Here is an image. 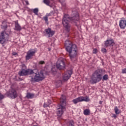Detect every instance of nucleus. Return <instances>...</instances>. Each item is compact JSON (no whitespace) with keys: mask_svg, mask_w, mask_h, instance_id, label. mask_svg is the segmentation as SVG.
Wrapping results in <instances>:
<instances>
[{"mask_svg":"<svg viewBox=\"0 0 126 126\" xmlns=\"http://www.w3.org/2000/svg\"><path fill=\"white\" fill-rule=\"evenodd\" d=\"M78 20H79V16L78 15V12L76 11H73L72 12L71 17H69L68 15H64L62 23L67 33L70 31V28L71 27L69 21H72V22L77 24L78 22Z\"/></svg>","mask_w":126,"mask_h":126,"instance_id":"f257e3e1","label":"nucleus"},{"mask_svg":"<svg viewBox=\"0 0 126 126\" xmlns=\"http://www.w3.org/2000/svg\"><path fill=\"white\" fill-rule=\"evenodd\" d=\"M64 47L66 52L69 54L70 59L72 62H76L77 60L78 49L76 44L69 40L65 41Z\"/></svg>","mask_w":126,"mask_h":126,"instance_id":"f03ea898","label":"nucleus"},{"mask_svg":"<svg viewBox=\"0 0 126 126\" xmlns=\"http://www.w3.org/2000/svg\"><path fill=\"white\" fill-rule=\"evenodd\" d=\"M34 74V80L36 82H39V81H41L45 78L44 77V73H43V71H40V72H37L35 73L34 70L30 69H22L18 73L20 76H25L26 75H29L30 74Z\"/></svg>","mask_w":126,"mask_h":126,"instance_id":"7ed1b4c3","label":"nucleus"},{"mask_svg":"<svg viewBox=\"0 0 126 126\" xmlns=\"http://www.w3.org/2000/svg\"><path fill=\"white\" fill-rule=\"evenodd\" d=\"M103 76V69H97L96 70L92 75L91 80L92 83L94 84L97 82H100L102 80Z\"/></svg>","mask_w":126,"mask_h":126,"instance_id":"20e7f679","label":"nucleus"},{"mask_svg":"<svg viewBox=\"0 0 126 126\" xmlns=\"http://www.w3.org/2000/svg\"><path fill=\"white\" fill-rule=\"evenodd\" d=\"M66 97L62 95L60 98V104H58L57 106V115L58 117H62L63 114V111L65 110V100Z\"/></svg>","mask_w":126,"mask_h":126,"instance_id":"39448f33","label":"nucleus"},{"mask_svg":"<svg viewBox=\"0 0 126 126\" xmlns=\"http://www.w3.org/2000/svg\"><path fill=\"white\" fill-rule=\"evenodd\" d=\"M9 40V34L3 31L0 33V44H3Z\"/></svg>","mask_w":126,"mask_h":126,"instance_id":"423d86ee","label":"nucleus"},{"mask_svg":"<svg viewBox=\"0 0 126 126\" xmlns=\"http://www.w3.org/2000/svg\"><path fill=\"white\" fill-rule=\"evenodd\" d=\"M5 96L10 98L11 99H15L18 96L17 92L14 89L9 90L8 92H7L5 94Z\"/></svg>","mask_w":126,"mask_h":126,"instance_id":"0eeeda50","label":"nucleus"},{"mask_svg":"<svg viewBox=\"0 0 126 126\" xmlns=\"http://www.w3.org/2000/svg\"><path fill=\"white\" fill-rule=\"evenodd\" d=\"M35 54H36V50L32 49H30L27 52V55L26 56V61H29V60H32L33 59V57L35 56Z\"/></svg>","mask_w":126,"mask_h":126,"instance_id":"6e6552de","label":"nucleus"},{"mask_svg":"<svg viewBox=\"0 0 126 126\" xmlns=\"http://www.w3.org/2000/svg\"><path fill=\"white\" fill-rule=\"evenodd\" d=\"M56 67L58 69H64V67H65V63L63 61L59 59L56 63Z\"/></svg>","mask_w":126,"mask_h":126,"instance_id":"1a4fd4ad","label":"nucleus"},{"mask_svg":"<svg viewBox=\"0 0 126 126\" xmlns=\"http://www.w3.org/2000/svg\"><path fill=\"white\" fill-rule=\"evenodd\" d=\"M71 74H72V71L71 70H67L65 72L63 76V80L64 81H67L70 76H71Z\"/></svg>","mask_w":126,"mask_h":126,"instance_id":"9d476101","label":"nucleus"},{"mask_svg":"<svg viewBox=\"0 0 126 126\" xmlns=\"http://www.w3.org/2000/svg\"><path fill=\"white\" fill-rule=\"evenodd\" d=\"M45 34L48 38H51L55 35V31L52 30L51 28L46 29L45 30Z\"/></svg>","mask_w":126,"mask_h":126,"instance_id":"9b49d317","label":"nucleus"},{"mask_svg":"<svg viewBox=\"0 0 126 126\" xmlns=\"http://www.w3.org/2000/svg\"><path fill=\"white\" fill-rule=\"evenodd\" d=\"M114 45H115V41H114V39H107L105 41H104V47L105 48H108V47H113Z\"/></svg>","mask_w":126,"mask_h":126,"instance_id":"f8f14e48","label":"nucleus"},{"mask_svg":"<svg viewBox=\"0 0 126 126\" xmlns=\"http://www.w3.org/2000/svg\"><path fill=\"white\" fill-rule=\"evenodd\" d=\"M119 26L121 29H125L126 27V20L124 18H122L119 21Z\"/></svg>","mask_w":126,"mask_h":126,"instance_id":"ddd939ff","label":"nucleus"},{"mask_svg":"<svg viewBox=\"0 0 126 126\" xmlns=\"http://www.w3.org/2000/svg\"><path fill=\"white\" fill-rule=\"evenodd\" d=\"M43 2L46 5H48V6H50V7H52L53 5H55L54 0H44Z\"/></svg>","mask_w":126,"mask_h":126,"instance_id":"4468645a","label":"nucleus"},{"mask_svg":"<svg viewBox=\"0 0 126 126\" xmlns=\"http://www.w3.org/2000/svg\"><path fill=\"white\" fill-rule=\"evenodd\" d=\"M81 102H89L90 101V98H89V96H81Z\"/></svg>","mask_w":126,"mask_h":126,"instance_id":"2eb2a0df","label":"nucleus"},{"mask_svg":"<svg viewBox=\"0 0 126 126\" xmlns=\"http://www.w3.org/2000/svg\"><path fill=\"white\" fill-rule=\"evenodd\" d=\"M15 30H16L17 31H20L21 30V26L19 25V24H18V22H15Z\"/></svg>","mask_w":126,"mask_h":126,"instance_id":"dca6fc26","label":"nucleus"},{"mask_svg":"<svg viewBox=\"0 0 126 126\" xmlns=\"http://www.w3.org/2000/svg\"><path fill=\"white\" fill-rule=\"evenodd\" d=\"M72 102H73V104H77V103H79V102L81 101V97L79 96L76 98H75L72 100Z\"/></svg>","mask_w":126,"mask_h":126,"instance_id":"f3484780","label":"nucleus"},{"mask_svg":"<svg viewBox=\"0 0 126 126\" xmlns=\"http://www.w3.org/2000/svg\"><path fill=\"white\" fill-rule=\"evenodd\" d=\"M114 112L116 115H119V114H121L122 113L121 110H120L119 108H118V106H115Z\"/></svg>","mask_w":126,"mask_h":126,"instance_id":"a211bd4d","label":"nucleus"},{"mask_svg":"<svg viewBox=\"0 0 126 126\" xmlns=\"http://www.w3.org/2000/svg\"><path fill=\"white\" fill-rule=\"evenodd\" d=\"M84 115L85 116H89L90 115V109H86L84 110Z\"/></svg>","mask_w":126,"mask_h":126,"instance_id":"6ab92c4d","label":"nucleus"},{"mask_svg":"<svg viewBox=\"0 0 126 126\" xmlns=\"http://www.w3.org/2000/svg\"><path fill=\"white\" fill-rule=\"evenodd\" d=\"M102 81H107L109 79V75L105 74L102 77Z\"/></svg>","mask_w":126,"mask_h":126,"instance_id":"aec40b11","label":"nucleus"},{"mask_svg":"<svg viewBox=\"0 0 126 126\" xmlns=\"http://www.w3.org/2000/svg\"><path fill=\"white\" fill-rule=\"evenodd\" d=\"M34 94L29 93L27 94V97H28V99H32L34 98Z\"/></svg>","mask_w":126,"mask_h":126,"instance_id":"412c9836","label":"nucleus"},{"mask_svg":"<svg viewBox=\"0 0 126 126\" xmlns=\"http://www.w3.org/2000/svg\"><path fill=\"white\" fill-rule=\"evenodd\" d=\"M51 70L54 74H56V73H57V71H58V68L57 66H54L52 67Z\"/></svg>","mask_w":126,"mask_h":126,"instance_id":"4be33fe9","label":"nucleus"},{"mask_svg":"<svg viewBox=\"0 0 126 126\" xmlns=\"http://www.w3.org/2000/svg\"><path fill=\"white\" fill-rule=\"evenodd\" d=\"M48 18H49L48 17H47L46 15H45V16H44L42 18V19H43V20H44L46 24H48Z\"/></svg>","mask_w":126,"mask_h":126,"instance_id":"5701e85b","label":"nucleus"},{"mask_svg":"<svg viewBox=\"0 0 126 126\" xmlns=\"http://www.w3.org/2000/svg\"><path fill=\"white\" fill-rule=\"evenodd\" d=\"M55 13V11H51L49 13H47L45 15L47 17H49V16H52V15H54Z\"/></svg>","mask_w":126,"mask_h":126,"instance_id":"b1692460","label":"nucleus"},{"mask_svg":"<svg viewBox=\"0 0 126 126\" xmlns=\"http://www.w3.org/2000/svg\"><path fill=\"white\" fill-rule=\"evenodd\" d=\"M33 12L35 15H38V12H39V9L38 8H35L33 9Z\"/></svg>","mask_w":126,"mask_h":126,"instance_id":"393cba45","label":"nucleus"},{"mask_svg":"<svg viewBox=\"0 0 126 126\" xmlns=\"http://www.w3.org/2000/svg\"><path fill=\"white\" fill-rule=\"evenodd\" d=\"M67 126H74V122L73 121H70L69 122V123L67 124Z\"/></svg>","mask_w":126,"mask_h":126,"instance_id":"a878e982","label":"nucleus"},{"mask_svg":"<svg viewBox=\"0 0 126 126\" xmlns=\"http://www.w3.org/2000/svg\"><path fill=\"white\" fill-rule=\"evenodd\" d=\"M57 87H60L62 85V81L60 80L56 83Z\"/></svg>","mask_w":126,"mask_h":126,"instance_id":"bb28decb","label":"nucleus"},{"mask_svg":"<svg viewBox=\"0 0 126 126\" xmlns=\"http://www.w3.org/2000/svg\"><path fill=\"white\" fill-rule=\"evenodd\" d=\"M4 98V95L1 94V93H0V101H1V100Z\"/></svg>","mask_w":126,"mask_h":126,"instance_id":"cd10ccee","label":"nucleus"},{"mask_svg":"<svg viewBox=\"0 0 126 126\" xmlns=\"http://www.w3.org/2000/svg\"><path fill=\"white\" fill-rule=\"evenodd\" d=\"M101 52H102V53H107V50L105 48H102L101 49Z\"/></svg>","mask_w":126,"mask_h":126,"instance_id":"c85d7f7f","label":"nucleus"},{"mask_svg":"<svg viewBox=\"0 0 126 126\" xmlns=\"http://www.w3.org/2000/svg\"><path fill=\"white\" fill-rule=\"evenodd\" d=\"M122 73H123V74L126 73V68L122 69Z\"/></svg>","mask_w":126,"mask_h":126,"instance_id":"c756f323","label":"nucleus"},{"mask_svg":"<svg viewBox=\"0 0 126 126\" xmlns=\"http://www.w3.org/2000/svg\"><path fill=\"white\" fill-rule=\"evenodd\" d=\"M39 64H45V62L43 61H39Z\"/></svg>","mask_w":126,"mask_h":126,"instance_id":"7c9ffc66","label":"nucleus"},{"mask_svg":"<svg viewBox=\"0 0 126 126\" xmlns=\"http://www.w3.org/2000/svg\"><path fill=\"white\" fill-rule=\"evenodd\" d=\"M97 49H94L93 50V54H97Z\"/></svg>","mask_w":126,"mask_h":126,"instance_id":"2f4dec72","label":"nucleus"},{"mask_svg":"<svg viewBox=\"0 0 126 126\" xmlns=\"http://www.w3.org/2000/svg\"><path fill=\"white\" fill-rule=\"evenodd\" d=\"M49 105L47 104V103H44L43 105V107H44V108H46L47 107H48Z\"/></svg>","mask_w":126,"mask_h":126,"instance_id":"473e14b6","label":"nucleus"},{"mask_svg":"<svg viewBox=\"0 0 126 126\" xmlns=\"http://www.w3.org/2000/svg\"><path fill=\"white\" fill-rule=\"evenodd\" d=\"M2 28H3V29H6V28H7V25L3 26Z\"/></svg>","mask_w":126,"mask_h":126,"instance_id":"72a5a7b5","label":"nucleus"},{"mask_svg":"<svg viewBox=\"0 0 126 126\" xmlns=\"http://www.w3.org/2000/svg\"><path fill=\"white\" fill-rule=\"evenodd\" d=\"M113 118H114V119H116L117 118V116L116 115V114L113 115Z\"/></svg>","mask_w":126,"mask_h":126,"instance_id":"f704fd0d","label":"nucleus"},{"mask_svg":"<svg viewBox=\"0 0 126 126\" xmlns=\"http://www.w3.org/2000/svg\"><path fill=\"white\" fill-rule=\"evenodd\" d=\"M25 2L26 3V4H27L28 5V4H29V2H28V1H25Z\"/></svg>","mask_w":126,"mask_h":126,"instance_id":"c9c22d12","label":"nucleus"},{"mask_svg":"<svg viewBox=\"0 0 126 126\" xmlns=\"http://www.w3.org/2000/svg\"><path fill=\"white\" fill-rule=\"evenodd\" d=\"M102 103H103V101H99V104H102Z\"/></svg>","mask_w":126,"mask_h":126,"instance_id":"e433bc0d","label":"nucleus"},{"mask_svg":"<svg viewBox=\"0 0 126 126\" xmlns=\"http://www.w3.org/2000/svg\"><path fill=\"white\" fill-rule=\"evenodd\" d=\"M33 126H37V125H33Z\"/></svg>","mask_w":126,"mask_h":126,"instance_id":"4c0bfd02","label":"nucleus"},{"mask_svg":"<svg viewBox=\"0 0 126 126\" xmlns=\"http://www.w3.org/2000/svg\"><path fill=\"white\" fill-rule=\"evenodd\" d=\"M24 65V66H25V65Z\"/></svg>","mask_w":126,"mask_h":126,"instance_id":"58836bf2","label":"nucleus"},{"mask_svg":"<svg viewBox=\"0 0 126 126\" xmlns=\"http://www.w3.org/2000/svg\"><path fill=\"white\" fill-rule=\"evenodd\" d=\"M63 1L64 0H63Z\"/></svg>","mask_w":126,"mask_h":126,"instance_id":"ea45409f","label":"nucleus"}]
</instances>
